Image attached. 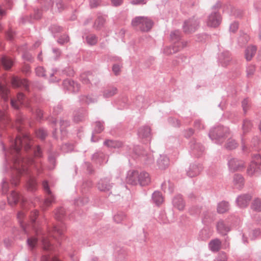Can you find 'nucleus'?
<instances>
[{
    "instance_id": "obj_13",
    "label": "nucleus",
    "mask_w": 261,
    "mask_h": 261,
    "mask_svg": "<svg viewBox=\"0 0 261 261\" xmlns=\"http://www.w3.org/2000/svg\"><path fill=\"white\" fill-rule=\"evenodd\" d=\"M113 186V183L111 182V179L108 177L101 178L98 182L97 188L101 191L107 192L110 191Z\"/></svg>"
},
{
    "instance_id": "obj_57",
    "label": "nucleus",
    "mask_w": 261,
    "mask_h": 261,
    "mask_svg": "<svg viewBox=\"0 0 261 261\" xmlns=\"http://www.w3.org/2000/svg\"><path fill=\"white\" fill-rule=\"evenodd\" d=\"M36 134L37 137L39 138L42 140L44 139L47 135L46 130L43 128H40L38 129L37 130H36Z\"/></svg>"
},
{
    "instance_id": "obj_4",
    "label": "nucleus",
    "mask_w": 261,
    "mask_h": 261,
    "mask_svg": "<svg viewBox=\"0 0 261 261\" xmlns=\"http://www.w3.org/2000/svg\"><path fill=\"white\" fill-rule=\"evenodd\" d=\"M247 173L250 176H257L261 173V155L259 154H255L252 156V161L247 169Z\"/></svg>"
},
{
    "instance_id": "obj_20",
    "label": "nucleus",
    "mask_w": 261,
    "mask_h": 261,
    "mask_svg": "<svg viewBox=\"0 0 261 261\" xmlns=\"http://www.w3.org/2000/svg\"><path fill=\"white\" fill-rule=\"evenodd\" d=\"M139 184L141 186H147L150 182V177L149 174L145 171L139 172L138 178Z\"/></svg>"
},
{
    "instance_id": "obj_7",
    "label": "nucleus",
    "mask_w": 261,
    "mask_h": 261,
    "mask_svg": "<svg viewBox=\"0 0 261 261\" xmlns=\"http://www.w3.org/2000/svg\"><path fill=\"white\" fill-rule=\"evenodd\" d=\"M222 17L220 13L216 11L209 14L206 20V23L208 27L217 28L221 23Z\"/></svg>"
},
{
    "instance_id": "obj_2",
    "label": "nucleus",
    "mask_w": 261,
    "mask_h": 261,
    "mask_svg": "<svg viewBox=\"0 0 261 261\" xmlns=\"http://www.w3.org/2000/svg\"><path fill=\"white\" fill-rule=\"evenodd\" d=\"M228 127L219 125L212 128L208 134L209 137L217 144H221L229 135Z\"/></svg>"
},
{
    "instance_id": "obj_1",
    "label": "nucleus",
    "mask_w": 261,
    "mask_h": 261,
    "mask_svg": "<svg viewBox=\"0 0 261 261\" xmlns=\"http://www.w3.org/2000/svg\"><path fill=\"white\" fill-rule=\"evenodd\" d=\"M24 143V149L28 152L31 149V140L27 135H18L15 139H10L9 149L6 153V159L11 160L13 163V168L20 174L28 173L29 167L33 166L37 172L40 173L41 169L37 167L33 158H24L21 155V149Z\"/></svg>"
},
{
    "instance_id": "obj_38",
    "label": "nucleus",
    "mask_w": 261,
    "mask_h": 261,
    "mask_svg": "<svg viewBox=\"0 0 261 261\" xmlns=\"http://www.w3.org/2000/svg\"><path fill=\"white\" fill-rule=\"evenodd\" d=\"M152 199L153 202L157 205L161 204L163 201V198L160 192L155 191L152 195Z\"/></svg>"
},
{
    "instance_id": "obj_11",
    "label": "nucleus",
    "mask_w": 261,
    "mask_h": 261,
    "mask_svg": "<svg viewBox=\"0 0 261 261\" xmlns=\"http://www.w3.org/2000/svg\"><path fill=\"white\" fill-rule=\"evenodd\" d=\"M62 86L64 89L72 93L78 92L80 88V85L78 83L68 79L63 81Z\"/></svg>"
},
{
    "instance_id": "obj_31",
    "label": "nucleus",
    "mask_w": 261,
    "mask_h": 261,
    "mask_svg": "<svg viewBox=\"0 0 261 261\" xmlns=\"http://www.w3.org/2000/svg\"><path fill=\"white\" fill-rule=\"evenodd\" d=\"M103 144L109 148H119L122 146L123 143L122 142L118 140H106L103 142Z\"/></svg>"
},
{
    "instance_id": "obj_56",
    "label": "nucleus",
    "mask_w": 261,
    "mask_h": 261,
    "mask_svg": "<svg viewBox=\"0 0 261 261\" xmlns=\"http://www.w3.org/2000/svg\"><path fill=\"white\" fill-rule=\"evenodd\" d=\"M28 189L33 191L36 189L37 182L34 178H30L27 183Z\"/></svg>"
},
{
    "instance_id": "obj_44",
    "label": "nucleus",
    "mask_w": 261,
    "mask_h": 261,
    "mask_svg": "<svg viewBox=\"0 0 261 261\" xmlns=\"http://www.w3.org/2000/svg\"><path fill=\"white\" fill-rule=\"evenodd\" d=\"M106 22L105 19L102 16H98L95 20L93 27L96 30H100L103 27Z\"/></svg>"
},
{
    "instance_id": "obj_3",
    "label": "nucleus",
    "mask_w": 261,
    "mask_h": 261,
    "mask_svg": "<svg viewBox=\"0 0 261 261\" xmlns=\"http://www.w3.org/2000/svg\"><path fill=\"white\" fill-rule=\"evenodd\" d=\"M132 25L137 30L147 32L152 28L153 21L148 17L136 16L132 20Z\"/></svg>"
},
{
    "instance_id": "obj_62",
    "label": "nucleus",
    "mask_w": 261,
    "mask_h": 261,
    "mask_svg": "<svg viewBox=\"0 0 261 261\" xmlns=\"http://www.w3.org/2000/svg\"><path fill=\"white\" fill-rule=\"evenodd\" d=\"M186 4L188 7L193 8L199 6V0H186Z\"/></svg>"
},
{
    "instance_id": "obj_47",
    "label": "nucleus",
    "mask_w": 261,
    "mask_h": 261,
    "mask_svg": "<svg viewBox=\"0 0 261 261\" xmlns=\"http://www.w3.org/2000/svg\"><path fill=\"white\" fill-rule=\"evenodd\" d=\"M87 43L90 45H95L98 41V37L94 34H89L86 37Z\"/></svg>"
},
{
    "instance_id": "obj_21",
    "label": "nucleus",
    "mask_w": 261,
    "mask_h": 261,
    "mask_svg": "<svg viewBox=\"0 0 261 261\" xmlns=\"http://www.w3.org/2000/svg\"><path fill=\"white\" fill-rule=\"evenodd\" d=\"M156 162L159 168L161 170L166 169L168 167L170 164L169 158L165 154L160 155Z\"/></svg>"
},
{
    "instance_id": "obj_10",
    "label": "nucleus",
    "mask_w": 261,
    "mask_h": 261,
    "mask_svg": "<svg viewBox=\"0 0 261 261\" xmlns=\"http://www.w3.org/2000/svg\"><path fill=\"white\" fill-rule=\"evenodd\" d=\"M64 229V225L61 223L57 225H54L52 229L49 231V235L56 239L59 243V245L61 244L59 240L63 236Z\"/></svg>"
},
{
    "instance_id": "obj_37",
    "label": "nucleus",
    "mask_w": 261,
    "mask_h": 261,
    "mask_svg": "<svg viewBox=\"0 0 261 261\" xmlns=\"http://www.w3.org/2000/svg\"><path fill=\"white\" fill-rule=\"evenodd\" d=\"M38 216V212L37 210H34L31 212L30 215L29 216L30 222L29 225H31L32 227L34 229H36V220Z\"/></svg>"
},
{
    "instance_id": "obj_16",
    "label": "nucleus",
    "mask_w": 261,
    "mask_h": 261,
    "mask_svg": "<svg viewBox=\"0 0 261 261\" xmlns=\"http://www.w3.org/2000/svg\"><path fill=\"white\" fill-rule=\"evenodd\" d=\"M252 196L248 194L240 195L236 199V202L240 207L244 208L248 206Z\"/></svg>"
},
{
    "instance_id": "obj_42",
    "label": "nucleus",
    "mask_w": 261,
    "mask_h": 261,
    "mask_svg": "<svg viewBox=\"0 0 261 261\" xmlns=\"http://www.w3.org/2000/svg\"><path fill=\"white\" fill-rule=\"evenodd\" d=\"M251 209L255 212L261 211V199L257 198H255L252 202L251 205Z\"/></svg>"
},
{
    "instance_id": "obj_6",
    "label": "nucleus",
    "mask_w": 261,
    "mask_h": 261,
    "mask_svg": "<svg viewBox=\"0 0 261 261\" xmlns=\"http://www.w3.org/2000/svg\"><path fill=\"white\" fill-rule=\"evenodd\" d=\"M32 101L27 99L24 95L22 93H18L17 95V100L12 99L11 100V105L13 108L15 109H19V105L24 106L29 109L31 112L33 111L32 107Z\"/></svg>"
},
{
    "instance_id": "obj_19",
    "label": "nucleus",
    "mask_w": 261,
    "mask_h": 261,
    "mask_svg": "<svg viewBox=\"0 0 261 261\" xmlns=\"http://www.w3.org/2000/svg\"><path fill=\"white\" fill-rule=\"evenodd\" d=\"M228 165L229 169L233 171L239 170L244 167V163L243 161L234 158L229 160Z\"/></svg>"
},
{
    "instance_id": "obj_41",
    "label": "nucleus",
    "mask_w": 261,
    "mask_h": 261,
    "mask_svg": "<svg viewBox=\"0 0 261 261\" xmlns=\"http://www.w3.org/2000/svg\"><path fill=\"white\" fill-rule=\"evenodd\" d=\"M229 205L228 202L222 201L218 204L217 211L219 213H224L229 210Z\"/></svg>"
},
{
    "instance_id": "obj_17",
    "label": "nucleus",
    "mask_w": 261,
    "mask_h": 261,
    "mask_svg": "<svg viewBox=\"0 0 261 261\" xmlns=\"http://www.w3.org/2000/svg\"><path fill=\"white\" fill-rule=\"evenodd\" d=\"M203 168L200 164H192L190 165L189 169L187 171V175L190 177H193L199 175Z\"/></svg>"
},
{
    "instance_id": "obj_8",
    "label": "nucleus",
    "mask_w": 261,
    "mask_h": 261,
    "mask_svg": "<svg viewBox=\"0 0 261 261\" xmlns=\"http://www.w3.org/2000/svg\"><path fill=\"white\" fill-rule=\"evenodd\" d=\"M189 145L192 153L197 158L201 156L204 152V147L201 143L197 142L195 139H192Z\"/></svg>"
},
{
    "instance_id": "obj_22",
    "label": "nucleus",
    "mask_w": 261,
    "mask_h": 261,
    "mask_svg": "<svg viewBox=\"0 0 261 261\" xmlns=\"http://www.w3.org/2000/svg\"><path fill=\"white\" fill-rule=\"evenodd\" d=\"M118 89L116 86L108 85L104 88L102 91V95L105 98H110L116 95Z\"/></svg>"
},
{
    "instance_id": "obj_34",
    "label": "nucleus",
    "mask_w": 261,
    "mask_h": 261,
    "mask_svg": "<svg viewBox=\"0 0 261 261\" xmlns=\"http://www.w3.org/2000/svg\"><path fill=\"white\" fill-rule=\"evenodd\" d=\"M105 159V155L102 152H96L92 156V160L97 164H102Z\"/></svg>"
},
{
    "instance_id": "obj_49",
    "label": "nucleus",
    "mask_w": 261,
    "mask_h": 261,
    "mask_svg": "<svg viewBox=\"0 0 261 261\" xmlns=\"http://www.w3.org/2000/svg\"><path fill=\"white\" fill-rule=\"evenodd\" d=\"M103 122L97 121L95 122V126L93 131V133L100 134L103 130Z\"/></svg>"
},
{
    "instance_id": "obj_28",
    "label": "nucleus",
    "mask_w": 261,
    "mask_h": 261,
    "mask_svg": "<svg viewBox=\"0 0 261 261\" xmlns=\"http://www.w3.org/2000/svg\"><path fill=\"white\" fill-rule=\"evenodd\" d=\"M233 182L234 186L237 189H241L244 186V177L241 174H236L233 176Z\"/></svg>"
},
{
    "instance_id": "obj_32",
    "label": "nucleus",
    "mask_w": 261,
    "mask_h": 261,
    "mask_svg": "<svg viewBox=\"0 0 261 261\" xmlns=\"http://www.w3.org/2000/svg\"><path fill=\"white\" fill-rule=\"evenodd\" d=\"M221 246V242L218 239L211 240L208 244L210 249L213 252L218 251Z\"/></svg>"
},
{
    "instance_id": "obj_23",
    "label": "nucleus",
    "mask_w": 261,
    "mask_h": 261,
    "mask_svg": "<svg viewBox=\"0 0 261 261\" xmlns=\"http://www.w3.org/2000/svg\"><path fill=\"white\" fill-rule=\"evenodd\" d=\"M138 171H129L126 177V182L128 184L132 185H137L139 184L138 180Z\"/></svg>"
},
{
    "instance_id": "obj_51",
    "label": "nucleus",
    "mask_w": 261,
    "mask_h": 261,
    "mask_svg": "<svg viewBox=\"0 0 261 261\" xmlns=\"http://www.w3.org/2000/svg\"><path fill=\"white\" fill-rule=\"evenodd\" d=\"M56 8H57V10H56L55 12H61L64 10L66 8L65 1L56 0Z\"/></svg>"
},
{
    "instance_id": "obj_9",
    "label": "nucleus",
    "mask_w": 261,
    "mask_h": 261,
    "mask_svg": "<svg viewBox=\"0 0 261 261\" xmlns=\"http://www.w3.org/2000/svg\"><path fill=\"white\" fill-rule=\"evenodd\" d=\"M42 187L45 193L47 195L46 197L43 202V204L44 205V206L48 207L55 201V198L51 191H50L48 184L46 180L43 181Z\"/></svg>"
},
{
    "instance_id": "obj_50",
    "label": "nucleus",
    "mask_w": 261,
    "mask_h": 261,
    "mask_svg": "<svg viewBox=\"0 0 261 261\" xmlns=\"http://www.w3.org/2000/svg\"><path fill=\"white\" fill-rule=\"evenodd\" d=\"M27 242L29 248L32 250L37 244L38 239L36 237H30L28 238Z\"/></svg>"
},
{
    "instance_id": "obj_64",
    "label": "nucleus",
    "mask_w": 261,
    "mask_h": 261,
    "mask_svg": "<svg viewBox=\"0 0 261 261\" xmlns=\"http://www.w3.org/2000/svg\"><path fill=\"white\" fill-rule=\"evenodd\" d=\"M89 201V199L87 197H81L75 200V204L77 206H83Z\"/></svg>"
},
{
    "instance_id": "obj_15",
    "label": "nucleus",
    "mask_w": 261,
    "mask_h": 261,
    "mask_svg": "<svg viewBox=\"0 0 261 261\" xmlns=\"http://www.w3.org/2000/svg\"><path fill=\"white\" fill-rule=\"evenodd\" d=\"M182 33L178 30H174L172 31L170 35V41L174 45H180V43L185 42L181 40Z\"/></svg>"
},
{
    "instance_id": "obj_45",
    "label": "nucleus",
    "mask_w": 261,
    "mask_h": 261,
    "mask_svg": "<svg viewBox=\"0 0 261 261\" xmlns=\"http://www.w3.org/2000/svg\"><path fill=\"white\" fill-rule=\"evenodd\" d=\"M65 216V211L62 207L58 208L55 213V218L59 221L62 220Z\"/></svg>"
},
{
    "instance_id": "obj_25",
    "label": "nucleus",
    "mask_w": 261,
    "mask_h": 261,
    "mask_svg": "<svg viewBox=\"0 0 261 261\" xmlns=\"http://www.w3.org/2000/svg\"><path fill=\"white\" fill-rule=\"evenodd\" d=\"M257 47L255 45L248 46L245 50V57L247 61L251 60L256 53Z\"/></svg>"
},
{
    "instance_id": "obj_14",
    "label": "nucleus",
    "mask_w": 261,
    "mask_h": 261,
    "mask_svg": "<svg viewBox=\"0 0 261 261\" xmlns=\"http://www.w3.org/2000/svg\"><path fill=\"white\" fill-rule=\"evenodd\" d=\"M12 85L14 88H23L29 90V82L26 79H21L18 77H13L11 80Z\"/></svg>"
},
{
    "instance_id": "obj_53",
    "label": "nucleus",
    "mask_w": 261,
    "mask_h": 261,
    "mask_svg": "<svg viewBox=\"0 0 261 261\" xmlns=\"http://www.w3.org/2000/svg\"><path fill=\"white\" fill-rule=\"evenodd\" d=\"M9 92V91L8 88L0 84V94L2 95V98L5 101L8 99V94Z\"/></svg>"
},
{
    "instance_id": "obj_35",
    "label": "nucleus",
    "mask_w": 261,
    "mask_h": 261,
    "mask_svg": "<svg viewBox=\"0 0 261 261\" xmlns=\"http://www.w3.org/2000/svg\"><path fill=\"white\" fill-rule=\"evenodd\" d=\"M86 116V112L83 110L75 112L73 115V121L76 123H79L84 120Z\"/></svg>"
},
{
    "instance_id": "obj_29",
    "label": "nucleus",
    "mask_w": 261,
    "mask_h": 261,
    "mask_svg": "<svg viewBox=\"0 0 261 261\" xmlns=\"http://www.w3.org/2000/svg\"><path fill=\"white\" fill-rule=\"evenodd\" d=\"M150 128L147 126H142L139 128L138 134L140 138H149L151 135Z\"/></svg>"
},
{
    "instance_id": "obj_58",
    "label": "nucleus",
    "mask_w": 261,
    "mask_h": 261,
    "mask_svg": "<svg viewBox=\"0 0 261 261\" xmlns=\"http://www.w3.org/2000/svg\"><path fill=\"white\" fill-rule=\"evenodd\" d=\"M70 40L69 37L67 34H63L59 37L57 40V42L61 45H63L68 42Z\"/></svg>"
},
{
    "instance_id": "obj_40",
    "label": "nucleus",
    "mask_w": 261,
    "mask_h": 261,
    "mask_svg": "<svg viewBox=\"0 0 261 261\" xmlns=\"http://www.w3.org/2000/svg\"><path fill=\"white\" fill-rule=\"evenodd\" d=\"M220 60H221L222 66H226L231 60L229 53L226 51L222 53L220 57Z\"/></svg>"
},
{
    "instance_id": "obj_52",
    "label": "nucleus",
    "mask_w": 261,
    "mask_h": 261,
    "mask_svg": "<svg viewBox=\"0 0 261 261\" xmlns=\"http://www.w3.org/2000/svg\"><path fill=\"white\" fill-rule=\"evenodd\" d=\"M88 81H89V84L96 85L99 82V80L97 77V76L93 74V73L90 71H88Z\"/></svg>"
},
{
    "instance_id": "obj_33",
    "label": "nucleus",
    "mask_w": 261,
    "mask_h": 261,
    "mask_svg": "<svg viewBox=\"0 0 261 261\" xmlns=\"http://www.w3.org/2000/svg\"><path fill=\"white\" fill-rule=\"evenodd\" d=\"M217 228L219 232L223 235L226 234L227 232L230 230L229 227L222 220L218 222Z\"/></svg>"
},
{
    "instance_id": "obj_61",
    "label": "nucleus",
    "mask_w": 261,
    "mask_h": 261,
    "mask_svg": "<svg viewBox=\"0 0 261 261\" xmlns=\"http://www.w3.org/2000/svg\"><path fill=\"white\" fill-rule=\"evenodd\" d=\"M228 257L225 252L221 251L218 253L214 261H227Z\"/></svg>"
},
{
    "instance_id": "obj_5",
    "label": "nucleus",
    "mask_w": 261,
    "mask_h": 261,
    "mask_svg": "<svg viewBox=\"0 0 261 261\" xmlns=\"http://www.w3.org/2000/svg\"><path fill=\"white\" fill-rule=\"evenodd\" d=\"M200 25V19L195 16L185 20L182 30L185 34H192L196 32Z\"/></svg>"
},
{
    "instance_id": "obj_27",
    "label": "nucleus",
    "mask_w": 261,
    "mask_h": 261,
    "mask_svg": "<svg viewBox=\"0 0 261 261\" xmlns=\"http://www.w3.org/2000/svg\"><path fill=\"white\" fill-rule=\"evenodd\" d=\"M41 5L42 11H47L49 9L52 10L54 1V0H38Z\"/></svg>"
},
{
    "instance_id": "obj_12",
    "label": "nucleus",
    "mask_w": 261,
    "mask_h": 261,
    "mask_svg": "<svg viewBox=\"0 0 261 261\" xmlns=\"http://www.w3.org/2000/svg\"><path fill=\"white\" fill-rule=\"evenodd\" d=\"M187 43V42H183L180 43V45H174L172 44L170 46H166L163 49V53L167 56L175 54L186 47Z\"/></svg>"
},
{
    "instance_id": "obj_60",
    "label": "nucleus",
    "mask_w": 261,
    "mask_h": 261,
    "mask_svg": "<svg viewBox=\"0 0 261 261\" xmlns=\"http://www.w3.org/2000/svg\"><path fill=\"white\" fill-rule=\"evenodd\" d=\"M199 236L201 240H206L210 237L211 233L208 229L204 228L200 231Z\"/></svg>"
},
{
    "instance_id": "obj_59",
    "label": "nucleus",
    "mask_w": 261,
    "mask_h": 261,
    "mask_svg": "<svg viewBox=\"0 0 261 261\" xmlns=\"http://www.w3.org/2000/svg\"><path fill=\"white\" fill-rule=\"evenodd\" d=\"M56 155L55 153L50 154L48 157V160L50 164V169H53L56 166Z\"/></svg>"
},
{
    "instance_id": "obj_43",
    "label": "nucleus",
    "mask_w": 261,
    "mask_h": 261,
    "mask_svg": "<svg viewBox=\"0 0 261 261\" xmlns=\"http://www.w3.org/2000/svg\"><path fill=\"white\" fill-rule=\"evenodd\" d=\"M238 146V143L233 139L229 138L227 140L225 145V148L228 150H233L236 149Z\"/></svg>"
},
{
    "instance_id": "obj_55",
    "label": "nucleus",
    "mask_w": 261,
    "mask_h": 261,
    "mask_svg": "<svg viewBox=\"0 0 261 261\" xmlns=\"http://www.w3.org/2000/svg\"><path fill=\"white\" fill-rule=\"evenodd\" d=\"M42 245H43V249L44 250H50L52 249V245L51 243L50 242L48 239L46 238H43L42 239Z\"/></svg>"
},
{
    "instance_id": "obj_18",
    "label": "nucleus",
    "mask_w": 261,
    "mask_h": 261,
    "mask_svg": "<svg viewBox=\"0 0 261 261\" xmlns=\"http://www.w3.org/2000/svg\"><path fill=\"white\" fill-rule=\"evenodd\" d=\"M172 204L174 207L179 211H183L185 208L186 203L180 194L175 195L172 199Z\"/></svg>"
},
{
    "instance_id": "obj_26",
    "label": "nucleus",
    "mask_w": 261,
    "mask_h": 261,
    "mask_svg": "<svg viewBox=\"0 0 261 261\" xmlns=\"http://www.w3.org/2000/svg\"><path fill=\"white\" fill-rule=\"evenodd\" d=\"M21 199H22L21 196L15 191H12L11 194L8 197V203L11 206L15 205Z\"/></svg>"
},
{
    "instance_id": "obj_54",
    "label": "nucleus",
    "mask_w": 261,
    "mask_h": 261,
    "mask_svg": "<svg viewBox=\"0 0 261 261\" xmlns=\"http://www.w3.org/2000/svg\"><path fill=\"white\" fill-rule=\"evenodd\" d=\"M49 30L51 31L52 34H54V37H55V34L61 33L63 31V27L59 26L57 24H53L49 27Z\"/></svg>"
},
{
    "instance_id": "obj_30",
    "label": "nucleus",
    "mask_w": 261,
    "mask_h": 261,
    "mask_svg": "<svg viewBox=\"0 0 261 261\" xmlns=\"http://www.w3.org/2000/svg\"><path fill=\"white\" fill-rule=\"evenodd\" d=\"M141 160L147 165H151L154 162V158L151 153L147 154L143 151L140 154Z\"/></svg>"
},
{
    "instance_id": "obj_63",
    "label": "nucleus",
    "mask_w": 261,
    "mask_h": 261,
    "mask_svg": "<svg viewBox=\"0 0 261 261\" xmlns=\"http://www.w3.org/2000/svg\"><path fill=\"white\" fill-rule=\"evenodd\" d=\"M73 149V146L69 143H66L61 146V150L64 152H68Z\"/></svg>"
},
{
    "instance_id": "obj_46",
    "label": "nucleus",
    "mask_w": 261,
    "mask_h": 261,
    "mask_svg": "<svg viewBox=\"0 0 261 261\" xmlns=\"http://www.w3.org/2000/svg\"><path fill=\"white\" fill-rule=\"evenodd\" d=\"M252 127V124L250 120L247 119L244 120L242 125V129L244 133L249 132L251 129Z\"/></svg>"
},
{
    "instance_id": "obj_36",
    "label": "nucleus",
    "mask_w": 261,
    "mask_h": 261,
    "mask_svg": "<svg viewBox=\"0 0 261 261\" xmlns=\"http://www.w3.org/2000/svg\"><path fill=\"white\" fill-rule=\"evenodd\" d=\"M1 62L4 68L6 70L10 69L13 65L12 60L5 56L1 58Z\"/></svg>"
},
{
    "instance_id": "obj_48",
    "label": "nucleus",
    "mask_w": 261,
    "mask_h": 261,
    "mask_svg": "<svg viewBox=\"0 0 261 261\" xmlns=\"http://www.w3.org/2000/svg\"><path fill=\"white\" fill-rule=\"evenodd\" d=\"M251 143L255 150L261 152V141L258 137L255 136L253 137Z\"/></svg>"
},
{
    "instance_id": "obj_39",
    "label": "nucleus",
    "mask_w": 261,
    "mask_h": 261,
    "mask_svg": "<svg viewBox=\"0 0 261 261\" xmlns=\"http://www.w3.org/2000/svg\"><path fill=\"white\" fill-rule=\"evenodd\" d=\"M126 219L127 217L123 212H118L113 216V220L117 223H120Z\"/></svg>"
},
{
    "instance_id": "obj_24",
    "label": "nucleus",
    "mask_w": 261,
    "mask_h": 261,
    "mask_svg": "<svg viewBox=\"0 0 261 261\" xmlns=\"http://www.w3.org/2000/svg\"><path fill=\"white\" fill-rule=\"evenodd\" d=\"M17 219L22 230L27 233L26 225L28 222L26 215L23 212H19L17 214Z\"/></svg>"
}]
</instances>
